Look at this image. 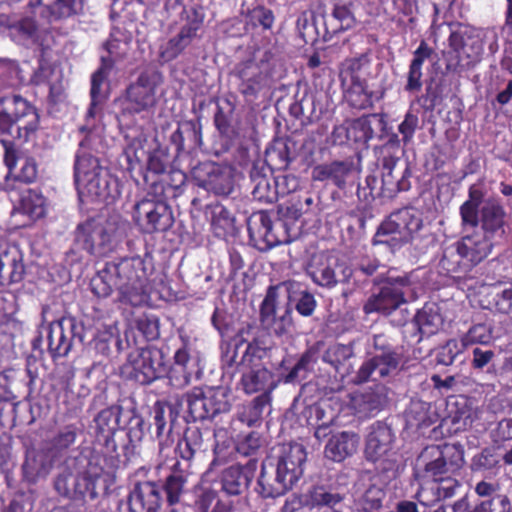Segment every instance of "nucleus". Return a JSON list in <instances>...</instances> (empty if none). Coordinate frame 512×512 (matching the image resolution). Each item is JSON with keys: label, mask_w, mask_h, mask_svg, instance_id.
Masks as SVG:
<instances>
[{"label": "nucleus", "mask_w": 512, "mask_h": 512, "mask_svg": "<svg viewBox=\"0 0 512 512\" xmlns=\"http://www.w3.org/2000/svg\"><path fill=\"white\" fill-rule=\"evenodd\" d=\"M151 272L152 265L147 262V257L107 262L91 279V291L98 298H107L116 289L120 303L138 307L148 299L147 284Z\"/></svg>", "instance_id": "obj_1"}, {"label": "nucleus", "mask_w": 512, "mask_h": 512, "mask_svg": "<svg viewBox=\"0 0 512 512\" xmlns=\"http://www.w3.org/2000/svg\"><path fill=\"white\" fill-rule=\"evenodd\" d=\"M244 334V329L238 331L222 352L221 361L226 367L235 366L242 373L240 385L245 394L265 393L270 389L272 394L278 381H274L273 373L262 363L269 349L258 338L248 341Z\"/></svg>", "instance_id": "obj_2"}, {"label": "nucleus", "mask_w": 512, "mask_h": 512, "mask_svg": "<svg viewBox=\"0 0 512 512\" xmlns=\"http://www.w3.org/2000/svg\"><path fill=\"white\" fill-rule=\"evenodd\" d=\"M409 243L419 254L427 253L437 244V236L424 224L421 214L413 208L392 212L378 226L372 244L386 245L391 250Z\"/></svg>", "instance_id": "obj_3"}, {"label": "nucleus", "mask_w": 512, "mask_h": 512, "mask_svg": "<svg viewBox=\"0 0 512 512\" xmlns=\"http://www.w3.org/2000/svg\"><path fill=\"white\" fill-rule=\"evenodd\" d=\"M127 228V223L120 217H89L76 226L74 241L89 255L106 257L123 243Z\"/></svg>", "instance_id": "obj_4"}, {"label": "nucleus", "mask_w": 512, "mask_h": 512, "mask_svg": "<svg viewBox=\"0 0 512 512\" xmlns=\"http://www.w3.org/2000/svg\"><path fill=\"white\" fill-rule=\"evenodd\" d=\"M91 139L86 136L78 146L73 165L74 183L80 197L91 202L109 203L114 196L110 187V175L92 154Z\"/></svg>", "instance_id": "obj_5"}, {"label": "nucleus", "mask_w": 512, "mask_h": 512, "mask_svg": "<svg viewBox=\"0 0 512 512\" xmlns=\"http://www.w3.org/2000/svg\"><path fill=\"white\" fill-rule=\"evenodd\" d=\"M39 130L40 113L32 102L16 93L0 97V137L28 143Z\"/></svg>", "instance_id": "obj_6"}, {"label": "nucleus", "mask_w": 512, "mask_h": 512, "mask_svg": "<svg viewBox=\"0 0 512 512\" xmlns=\"http://www.w3.org/2000/svg\"><path fill=\"white\" fill-rule=\"evenodd\" d=\"M274 54L270 49L257 48L250 57L235 64L232 76L238 81L237 90L246 101H253L271 88L274 80Z\"/></svg>", "instance_id": "obj_7"}, {"label": "nucleus", "mask_w": 512, "mask_h": 512, "mask_svg": "<svg viewBox=\"0 0 512 512\" xmlns=\"http://www.w3.org/2000/svg\"><path fill=\"white\" fill-rule=\"evenodd\" d=\"M280 216L272 219L267 211L252 213L247 220V230L255 245L262 244L260 249H270L278 245L290 243L294 239L293 231L300 217L297 209L287 207L286 212L279 210Z\"/></svg>", "instance_id": "obj_8"}, {"label": "nucleus", "mask_w": 512, "mask_h": 512, "mask_svg": "<svg viewBox=\"0 0 512 512\" xmlns=\"http://www.w3.org/2000/svg\"><path fill=\"white\" fill-rule=\"evenodd\" d=\"M373 349L371 357L361 364L355 375L356 384L391 379L398 375L402 368L403 353L385 334L373 336Z\"/></svg>", "instance_id": "obj_9"}, {"label": "nucleus", "mask_w": 512, "mask_h": 512, "mask_svg": "<svg viewBox=\"0 0 512 512\" xmlns=\"http://www.w3.org/2000/svg\"><path fill=\"white\" fill-rule=\"evenodd\" d=\"M400 153V139L396 134L376 149L377 163L381 167L380 195L384 198L392 199L411 188V169L408 164L400 166Z\"/></svg>", "instance_id": "obj_10"}, {"label": "nucleus", "mask_w": 512, "mask_h": 512, "mask_svg": "<svg viewBox=\"0 0 512 512\" xmlns=\"http://www.w3.org/2000/svg\"><path fill=\"white\" fill-rule=\"evenodd\" d=\"M122 407L112 405L99 411L93 419V449L111 469L118 468L117 444L121 440Z\"/></svg>", "instance_id": "obj_11"}, {"label": "nucleus", "mask_w": 512, "mask_h": 512, "mask_svg": "<svg viewBox=\"0 0 512 512\" xmlns=\"http://www.w3.org/2000/svg\"><path fill=\"white\" fill-rule=\"evenodd\" d=\"M448 43L451 51L446 56L447 71L456 72L460 66L478 61L483 53L480 31L468 24H452Z\"/></svg>", "instance_id": "obj_12"}, {"label": "nucleus", "mask_w": 512, "mask_h": 512, "mask_svg": "<svg viewBox=\"0 0 512 512\" xmlns=\"http://www.w3.org/2000/svg\"><path fill=\"white\" fill-rule=\"evenodd\" d=\"M166 372L162 351L151 346L130 352L120 368L123 379L143 386L162 378Z\"/></svg>", "instance_id": "obj_13"}, {"label": "nucleus", "mask_w": 512, "mask_h": 512, "mask_svg": "<svg viewBox=\"0 0 512 512\" xmlns=\"http://www.w3.org/2000/svg\"><path fill=\"white\" fill-rule=\"evenodd\" d=\"M475 494L480 498L471 507L467 495L452 505V512H512V501L508 494L501 492L498 483L481 480L474 487Z\"/></svg>", "instance_id": "obj_14"}, {"label": "nucleus", "mask_w": 512, "mask_h": 512, "mask_svg": "<svg viewBox=\"0 0 512 512\" xmlns=\"http://www.w3.org/2000/svg\"><path fill=\"white\" fill-rule=\"evenodd\" d=\"M117 468H109L103 458L92 455L85 470L74 479L73 494L80 498L95 500L100 490H108Z\"/></svg>", "instance_id": "obj_15"}, {"label": "nucleus", "mask_w": 512, "mask_h": 512, "mask_svg": "<svg viewBox=\"0 0 512 512\" xmlns=\"http://www.w3.org/2000/svg\"><path fill=\"white\" fill-rule=\"evenodd\" d=\"M132 219L144 234L165 232L174 223L171 207L162 200L143 198L133 206Z\"/></svg>", "instance_id": "obj_16"}, {"label": "nucleus", "mask_w": 512, "mask_h": 512, "mask_svg": "<svg viewBox=\"0 0 512 512\" xmlns=\"http://www.w3.org/2000/svg\"><path fill=\"white\" fill-rule=\"evenodd\" d=\"M160 83L157 72L143 71L135 82L125 90L122 101V114H139L152 108L156 104V89Z\"/></svg>", "instance_id": "obj_17"}, {"label": "nucleus", "mask_w": 512, "mask_h": 512, "mask_svg": "<svg viewBox=\"0 0 512 512\" xmlns=\"http://www.w3.org/2000/svg\"><path fill=\"white\" fill-rule=\"evenodd\" d=\"M410 286L411 279L408 275L388 277L379 292L372 294L365 302L363 311L366 314L390 315L406 303L405 290Z\"/></svg>", "instance_id": "obj_18"}, {"label": "nucleus", "mask_w": 512, "mask_h": 512, "mask_svg": "<svg viewBox=\"0 0 512 512\" xmlns=\"http://www.w3.org/2000/svg\"><path fill=\"white\" fill-rule=\"evenodd\" d=\"M84 327L73 316H63L48 326V352L53 361L66 357L72 349L73 340L84 341Z\"/></svg>", "instance_id": "obj_19"}, {"label": "nucleus", "mask_w": 512, "mask_h": 512, "mask_svg": "<svg viewBox=\"0 0 512 512\" xmlns=\"http://www.w3.org/2000/svg\"><path fill=\"white\" fill-rule=\"evenodd\" d=\"M354 270L337 257H313L306 267V273L317 286L332 289L338 283H347Z\"/></svg>", "instance_id": "obj_20"}, {"label": "nucleus", "mask_w": 512, "mask_h": 512, "mask_svg": "<svg viewBox=\"0 0 512 512\" xmlns=\"http://www.w3.org/2000/svg\"><path fill=\"white\" fill-rule=\"evenodd\" d=\"M192 176L199 187L216 195L228 196L234 188L231 169L215 162L200 163L192 170Z\"/></svg>", "instance_id": "obj_21"}, {"label": "nucleus", "mask_w": 512, "mask_h": 512, "mask_svg": "<svg viewBox=\"0 0 512 512\" xmlns=\"http://www.w3.org/2000/svg\"><path fill=\"white\" fill-rule=\"evenodd\" d=\"M389 388L377 383L351 395L349 406L360 419L372 418L386 408L389 403Z\"/></svg>", "instance_id": "obj_22"}, {"label": "nucleus", "mask_w": 512, "mask_h": 512, "mask_svg": "<svg viewBox=\"0 0 512 512\" xmlns=\"http://www.w3.org/2000/svg\"><path fill=\"white\" fill-rule=\"evenodd\" d=\"M294 484L282 473L274 458L269 457L262 462L261 472L257 480L256 492L263 499L277 498L286 494Z\"/></svg>", "instance_id": "obj_23"}, {"label": "nucleus", "mask_w": 512, "mask_h": 512, "mask_svg": "<svg viewBox=\"0 0 512 512\" xmlns=\"http://www.w3.org/2000/svg\"><path fill=\"white\" fill-rule=\"evenodd\" d=\"M258 467V460L250 458L246 464H234L222 470L219 476L221 491L229 496H239L250 486Z\"/></svg>", "instance_id": "obj_24"}, {"label": "nucleus", "mask_w": 512, "mask_h": 512, "mask_svg": "<svg viewBox=\"0 0 512 512\" xmlns=\"http://www.w3.org/2000/svg\"><path fill=\"white\" fill-rule=\"evenodd\" d=\"M353 7L354 5L351 1H337L333 3L331 12L322 15L324 41H330L338 34L355 27L357 20Z\"/></svg>", "instance_id": "obj_25"}, {"label": "nucleus", "mask_w": 512, "mask_h": 512, "mask_svg": "<svg viewBox=\"0 0 512 512\" xmlns=\"http://www.w3.org/2000/svg\"><path fill=\"white\" fill-rule=\"evenodd\" d=\"M472 407L468 397L464 395H452L446 401V415L441 420L439 427L446 428L448 434L466 430L472 423Z\"/></svg>", "instance_id": "obj_26"}, {"label": "nucleus", "mask_w": 512, "mask_h": 512, "mask_svg": "<svg viewBox=\"0 0 512 512\" xmlns=\"http://www.w3.org/2000/svg\"><path fill=\"white\" fill-rule=\"evenodd\" d=\"M161 502L160 487L155 482H137L128 495V512H158Z\"/></svg>", "instance_id": "obj_27"}, {"label": "nucleus", "mask_w": 512, "mask_h": 512, "mask_svg": "<svg viewBox=\"0 0 512 512\" xmlns=\"http://www.w3.org/2000/svg\"><path fill=\"white\" fill-rule=\"evenodd\" d=\"M506 212L496 200H488L480 209L482 234L500 244L506 235Z\"/></svg>", "instance_id": "obj_28"}, {"label": "nucleus", "mask_w": 512, "mask_h": 512, "mask_svg": "<svg viewBox=\"0 0 512 512\" xmlns=\"http://www.w3.org/2000/svg\"><path fill=\"white\" fill-rule=\"evenodd\" d=\"M307 453L304 446L300 443H285L279 448V454L274 459L276 466L282 470V473L292 482H296L302 477Z\"/></svg>", "instance_id": "obj_29"}, {"label": "nucleus", "mask_w": 512, "mask_h": 512, "mask_svg": "<svg viewBox=\"0 0 512 512\" xmlns=\"http://www.w3.org/2000/svg\"><path fill=\"white\" fill-rule=\"evenodd\" d=\"M177 418L173 406L167 401L157 400L152 407V421L149 423L151 434L158 441L159 446H170L174 439L172 438V426Z\"/></svg>", "instance_id": "obj_30"}, {"label": "nucleus", "mask_w": 512, "mask_h": 512, "mask_svg": "<svg viewBox=\"0 0 512 512\" xmlns=\"http://www.w3.org/2000/svg\"><path fill=\"white\" fill-rule=\"evenodd\" d=\"M455 244L471 270L487 258L493 247L498 245L482 233L466 235L455 242Z\"/></svg>", "instance_id": "obj_31"}, {"label": "nucleus", "mask_w": 512, "mask_h": 512, "mask_svg": "<svg viewBox=\"0 0 512 512\" xmlns=\"http://www.w3.org/2000/svg\"><path fill=\"white\" fill-rule=\"evenodd\" d=\"M394 434L392 429L381 421L373 423L366 439L365 456L368 461H377L380 457L392 453Z\"/></svg>", "instance_id": "obj_32"}, {"label": "nucleus", "mask_w": 512, "mask_h": 512, "mask_svg": "<svg viewBox=\"0 0 512 512\" xmlns=\"http://www.w3.org/2000/svg\"><path fill=\"white\" fill-rule=\"evenodd\" d=\"M0 241V287L20 283L26 274L22 253L13 248L2 249Z\"/></svg>", "instance_id": "obj_33"}, {"label": "nucleus", "mask_w": 512, "mask_h": 512, "mask_svg": "<svg viewBox=\"0 0 512 512\" xmlns=\"http://www.w3.org/2000/svg\"><path fill=\"white\" fill-rule=\"evenodd\" d=\"M53 457L48 450H28L21 467L23 481L35 484L40 478L47 476L54 465Z\"/></svg>", "instance_id": "obj_34"}, {"label": "nucleus", "mask_w": 512, "mask_h": 512, "mask_svg": "<svg viewBox=\"0 0 512 512\" xmlns=\"http://www.w3.org/2000/svg\"><path fill=\"white\" fill-rule=\"evenodd\" d=\"M236 105L228 98L217 103L213 123L220 137L228 143L239 138V125L235 118Z\"/></svg>", "instance_id": "obj_35"}, {"label": "nucleus", "mask_w": 512, "mask_h": 512, "mask_svg": "<svg viewBox=\"0 0 512 512\" xmlns=\"http://www.w3.org/2000/svg\"><path fill=\"white\" fill-rule=\"evenodd\" d=\"M272 396L271 389L265 393H260L252 400L245 402L237 407L235 418L248 427L260 426L263 420V414L271 407Z\"/></svg>", "instance_id": "obj_36"}, {"label": "nucleus", "mask_w": 512, "mask_h": 512, "mask_svg": "<svg viewBox=\"0 0 512 512\" xmlns=\"http://www.w3.org/2000/svg\"><path fill=\"white\" fill-rule=\"evenodd\" d=\"M345 495L336 488L314 486L307 494V505L323 512H343Z\"/></svg>", "instance_id": "obj_37"}, {"label": "nucleus", "mask_w": 512, "mask_h": 512, "mask_svg": "<svg viewBox=\"0 0 512 512\" xmlns=\"http://www.w3.org/2000/svg\"><path fill=\"white\" fill-rule=\"evenodd\" d=\"M434 50L428 45L425 40H422L416 50L413 52L412 60L410 61L408 72L406 74V84L404 91L409 94L418 93L423 86V64L427 59H430Z\"/></svg>", "instance_id": "obj_38"}, {"label": "nucleus", "mask_w": 512, "mask_h": 512, "mask_svg": "<svg viewBox=\"0 0 512 512\" xmlns=\"http://www.w3.org/2000/svg\"><path fill=\"white\" fill-rule=\"evenodd\" d=\"M289 114L302 123H312L319 119L321 109L317 108L316 94L309 88L298 90L289 105Z\"/></svg>", "instance_id": "obj_39"}, {"label": "nucleus", "mask_w": 512, "mask_h": 512, "mask_svg": "<svg viewBox=\"0 0 512 512\" xmlns=\"http://www.w3.org/2000/svg\"><path fill=\"white\" fill-rule=\"evenodd\" d=\"M358 443L359 437L354 432L343 431L332 435L325 445V457L342 462L356 452Z\"/></svg>", "instance_id": "obj_40"}, {"label": "nucleus", "mask_w": 512, "mask_h": 512, "mask_svg": "<svg viewBox=\"0 0 512 512\" xmlns=\"http://www.w3.org/2000/svg\"><path fill=\"white\" fill-rule=\"evenodd\" d=\"M145 434V420L141 415L135 414L130 418L127 431L122 430L121 440L117 444L118 465L123 456L126 461L135 454L136 444L139 443Z\"/></svg>", "instance_id": "obj_41"}, {"label": "nucleus", "mask_w": 512, "mask_h": 512, "mask_svg": "<svg viewBox=\"0 0 512 512\" xmlns=\"http://www.w3.org/2000/svg\"><path fill=\"white\" fill-rule=\"evenodd\" d=\"M353 163L348 161H333L330 163L316 165L312 169L314 181H330L339 189L346 187L348 176L352 173Z\"/></svg>", "instance_id": "obj_42"}, {"label": "nucleus", "mask_w": 512, "mask_h": 512, "mask_svg": "<svg viewBox=\"0 0 512 512\" xmlns=\"http://www.w3.org/2000/svg\"><path fill=\"white\" fill-rule=\"evenodd\" d=\"M171 144L175 147L177 156L187 152L188 149L200 147L202 144V130L199 122L185 121L171 134Z\"/></svg>", "instance_id": "obj_43"}, {"label": "nucleus", "mask_w": 512, "mask_h": 512, "mask_svg": "<svg viewBox=\"0 0 512 512\" xmlns=\"http://www.w3.org/2000/svg\"><path fill=\"white\" fill-rule=\"evenodd\" d=\"M250 180L253 185L251 193L255 201L272 204L278 200L272 172L267 174L263 167L254 165L250 170Z\"/></svg>", "instance_id": "obj_44"}, {"label": "nucleus", "mask_w": 512, "mask_h": 512, "mask_svg": "<svg viewBox=\"0 0 512 512\" xmlns=\"http://www.w3.org/2000/svg\"><path fill=\"white\" fill-rule=\"evenodd\" d=\"M318 354L319 350L317 347L311 346L307 348L287 373L279 375L278 383L300 384L302 380L307 378L308 373L313 370L314 365L318 361Z\"/></svg>", "instance_id": "obj_45"}, {"label": "nucleus", "mask_w": 512, "mask_h": 512, "mask_svg": "<svg viewBox=\"0 0 512 512\" xmlns=\"http://www.w3.org/2000/svg\"><path fill=\"white\" fill-rule=\"evenodd\" d=\"M301 284L295 280L283 281L277 285L269 286L260 306V317L263 324L269 323L276 316V307L278 299V290L283 289L290 302H292L293 294H296Z\"/></svg>", "instance_id": "obj_46"}, {"label": "nucleus", "mask_w": 512, "mask_h": 512, "mask_svg": "<svg viewBox=\"0 0 512 512\" xmlns=\"http://www.w3.org/2000/svg\"><path fill=\"white\" fill-rule=\"evenodd\" d=\"M439 274L452 278L465 277L470 271V267L460 254L457 245L446 247L438 263Z\"/></svg>", "instance_id": "obj_47"}, {"label": "nucleus", "mask_w": 512, "mask_h": 512, "mask_svg": "<svg viewBox=\"0 0 512 512\" xmlns=\"http://www.w3.org/2000/svg\"><path fill=\"white\" fill-rule=\"evenodd\" d=\"M187 481L188 473L186 469L182 467L179 461H176L160 489L165 493L166 501L170 506L180 502Z\"/></svg>", "instance_id": "obj_48"}, {"label": "nucleus", "mask_w": 512, "mask_h": 512, "mask_svg": "<svg viewBox=\"0 0 512 512\" xmlns=\"http://www.w3.org/2000/svg\"><path fill=\"white\" fill-rule=\"evenodd\" d=\"M439 418L436 407L422 400L412 401L406 411L407 424L416 429L428 428L435 424Z\"/></svg>", "instance_id": "obj_49"}, {"label": "nucleus", "mask_w": 512, "mask_h": 512, "mask_svg": "<svg viewBox=\"0 0 512 512\" xmlns=\"http://www.w3.org/2000/svg\"><path fill=\"white\" fill-rule=\"evenodd\" d=\"M373 91L369 90L366 80L353 77L349 87L344 91V99L349 107L355 110H366L373 107Z\"/></svg>", "instance_id": "obj_50"}, {"label": "nucleus", "mask_w": 512, "mask_h": 512, "mask_svg": "<svg viewBox=\"0 0 512 512\" xmlns=\"http://www.w3.org/2000/svg\"><path fill=\"white\" fill-rule=\"evenodd\" d=\"M485 308L495 313H512V282L498 284L490 288L484 296Z\"/></svg>", "instance_id": "obj_51"}, {"label": "nucleus", "mask_w": 512, "mask_h": 512, "mask_svg": "<svg viewBox=\"0 0 512 512\" xmlns=\"http://www.w3.org/2000/svg\"><path fill=\"white\" fill-rule=\"evenodd\" d=\"M233 502L224 500L218 491L212 488H204L194 500V512H231Z\"/></svg>", "instance_id": "obj_52"}, {"label": "nucleus", "mask_w": 512, "mask_h": 512, "mask_svg": "<svg viewBox=\"0 0 512 512\" xmlns=\"http://www.w3.org/2000/svg\"><path fill=\"white\" fill-rule=\"evenodd\" d=\"M19 208L23 214L37 220L46 215L47 199L40 189L28 188L20 194Z\"/></svg>", "instance_id": "obj_53"}, {"label": "nucleus", "mask_w": 512, "mask_h": 512, "mask_svg": "<svg viewBox=\"0 0 512 512\" xmlns=\"http://www.w3.org/2000/svg\"><path fill=\"white\" fill-rule=\"evenodd\" d=\"M484 193L477 185H471L468 199L460 206L459 212L464 226L477 227L480 221L479 206L483 202Z\"/></svg>", "instance_id": "obj_54"}, {"label": "nucleus", "mask_w": 512, "mask_h": 512, "mask_svg": "<svg viewBox=\"0 0 512 512\" xmlns=\"http://www.w3.org/2000/svg\"><path fill=\"white\" fill-rule=\"evenodd\" d=\"M431 456L439 454L451 473L458 472L465 464L464 446L460 443H444L426 449Z\"/></svg>", "instance_id": "obj_55"}, {"label": "nucleus", "mask_w": 512, "mask_h": 512, "mask_svg": "<svg viewBox=\"0 0 512 512\" xmlns=\"http://www.w3.org/2000/svg\"><path fill=\"white\" fill-rule=\"evenodd\" d=\"M203 446V433L199 427L188 426L178 440L175 453L185 461H191Z\"/></svg>", "instance_id": "obj_56"}, {"label": "nucleus", "mask_w": 512, "mask_h": 512, "mask_svg": "<svg viewBox=\"0 0 512 512\" xmlns=\"http://www.w3.org/2000/svg\"><path fill=\"white\" fill-rule=\"evenodd\" d=\"M39 4L45 8L50 22L68 19L81 9L79 0H39Z\"/></svg>", "instance_id": "obj_57"}, {"label": "nucleus", "mask_w": 512, "mask_h": 512, "mask_svg": "<svg viewBox=\"0 0 512 512\" xmlns=\"http://www.w3.org/2000/svg\"><path fill=\"white\" fill-rule=\"evenodd\" d=\"M230 409L229 397L223 388L205 390V420H212L219 414L229 412Z\"/></svg>", "instance_id": "obj_58"}, {"label": "nucleus", "mask_w": 512, "mask_h": 512, "mask_svg": "<svg viewBox=\"0 0 512 512\" xmlns=\"http://www.w3.org/2000/svg\"><path fill=\"white\" fill-rule=\"evenodd\" d=\"M80 429L74 423L61 427L49 441V449L53 456L68 451L76 442Z\"/></svg>", "instance_id": "obj_59"}, {"label": "nucleus", "mask_w": 512, "mask_h": 512, "mask_svg": "<svg viewBox=\"0 0 512 512\" xmlns=\"http://www.w3.org/2000/svg\"><path fill=\"white\" fill-rule=\"evenodd\" d=\"M0 26L8 27L11 36L17 43L31 39L37 32V24L31 17H24L11 23L9 17L2 14L0 15Z\"/></svg>", "instance_id": "obj_60"}, {"label": "nucleus", "mask_w": 512, "mask_h": 512, "mask_svg": "<svg viewBox=\"0 0 512 512\" xmlns=\"http://www.w3.org/2000/svg\"><path fill=\"white\" fill-rule=\"evenodd\" d=\"M275 23L274 12L264 5H257L245 13V29L271 30Z\"/></svg>", "instance_id": "obj_61"}, {"label": "nucleus", "mask_w": 512, "mask_h": 512, "mask_svg": "<svg viewBox=\"0 0 512 512\" xmlns=\"http://www.w3.org/2000/svg\"><path fill=\"white\" fill-rule=\"evenodd\" d=\"M462 487L461 482L454 477H440L436 481H433L431 491L433 492V498L423 501L425 505H433L437 502L444 501L454 497L457 491Z\"/></svg>", "instance_id": "obj_62"}, {"label": "nucleus", "mask_w": 512, "mask_h": 512, "mask_svg": "<svg viewBox=\"0 0 512 512\" xmlns=\"http://www.w3.org/2000/svg\"><path fill=\"white\" fill-rule=\"evenodd\" d=\"M206 18L205 8L200 3H195L189 7H183L180 19L184 22L181 28L197 37L202 29Z\"/></svg>", "instance_id": "obj_63"}, {"label": "nucleus", "mask_w": 512, "mask_h": 512, "mask_svg": "<svg viewBox=\"0 0 512 512\" xmlns=\"http://www.w3.org/2000/svg\"><path fill=\"white\" fill-rule=\"evenodd\" d=\"M347 125L350 144L365 145L372 139L374 131L369 116L364 115L353 120H348Z\"/></svg>", "instance_id": "obj_64"}]
</instances>
